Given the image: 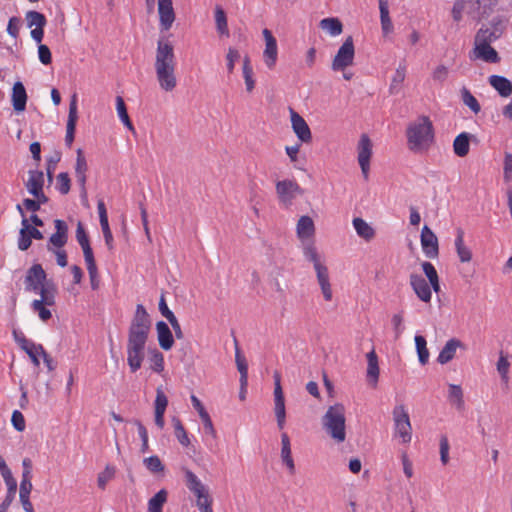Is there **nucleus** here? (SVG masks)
<instances>
[{"label": "nucleus", "instance_id": "obj_19", "mask_svg": "<svg viewBox=\"0 0 512 512\" xmlns=\"http://www.w3.org/2000/svg\"><path fill=\"white\" fill-rule=\"evenodd\" d=\"M314 269L323 297L326 301H330L332 299V289L329 279L328 268L324 264H318Z\"/></svg>", "mask_w": 512, "mask_h": 512}, {"label": "nucleus", "instance_id": "obj_22", "mask_svg": "<svg viewBox=\"0 0 512 512\" xmlns=\"http://www.w3.org/2000/svg\"><path fill=\"white\" fill-rule=\"evenodd\" d=\"M473 54L475 59H481L487 63H498L500 57L491 45L474 44Z\"/></svg>", "mask_w": 512, "mask_h": 512}, {"label": "nucleus", "instance_id": "obj_18", "mask_svg": "<svg viewBox=\"0 0 512 512\" xmlns=\"http://www.w3.org/2000/svg\"><path fill=\"white\" fill-rule=\"evenodd\" d=\"M77 119H78L77 97L74 94L72 96L70 104H69V113H68V120H67V125H66L65 144L68 147H71V145L74 141Z\"/></svg>", "mask_w": 512, "mask_h": 512}, {"label": "nucleus", "instance_id": "obj_43", "mask_svg": "<svg viewBox=\"0 0 512 512\" xmlns=\"http://www.w3.org/2000/svg\"><path fill=\"white\" fill-rule=\"evenodd\" d=\"M461 99L463 103L470 108L472 112L478 114L481 111V106L478 100L472 95L468 88L462 87Z\"/></svg>", "mask_w": 512, "mask_h": 512}, {"label": "nucleus", "instance_id": "obj_3", "mask_svg": "<svg viewBox=\"0 0 512 512\" xmlns=\"http://www.w3.org/2000/svg\"><path fill=\"white\" fill-rule=\"evenodd\" d=\"M325 432L336 442L343 443L346 439L345 407L341 403L329 406L321 419Z\"/></svg>", "mask_w": 512, "mask_h": 512}, {"label": "nucleus", "instance_id": "obj_64", "mask_svg": "<svg viewBox=\"0 0 512 512\" xmlns=\"http://www.w3.org/2000/svg\"><path fill=\"white\" fill-rule=\"evenodd\" d=\"M68 241V236H64L58 233H53L48 241V245L57 249L63 248Z\"/></svg>", "mask_w": 512, "mask_h": 512}, {"label": "nucleus", "instance_id": "obj_7", "mask_svg": "<svg viewBox=\"0 0 512 512\" xmlns=\"http://www.w3.org/2000/svg\"><path fill=\"white\" fill-rule=\"evenodd\" d=\"M13 337L19 347L27 353L34 366L39 367V356L44 353V347L41 344H36L27 339L22 332L17 330L13 331Z\"/></svg>", "mask_w": 512, "mask_h": 512}, {"label": "nucleus", "instance_id": "obj_48", "mask_svg": "<svg viewBox=\"0 0 512 512\" xmlns=\"http://www.w3.org/2000/svg\"><path fill=\"white\" fill-rule=\"evenodd\" d=\"M173 425L175 429V435L181 445L187 447L190 444L187 432L178 418H173Z\"/></svg>", "mask_w": 512, "mask_h": 512}, {"label": "nucleus", "instance_id": "obj_60", "mask_svg": "<svg viewBox=\"0 0 512 512\" xmlns=\"http://www.w3.org/2000/svg\"><path fill=\"white\" fill-rule=\"evenodd\" d=\"M449 441L447 436L442 435L440 438V460L443 465L449 462Z\"/></svg>", "mask_w": 512, "mask_h": 512}, {"label": "nucleus", "instance_id": "obj_31", "mask_svg": "<svg viewBox=\"0 0 512 512\" xmlns=\"http://www.w3.org/2000/svg\"><path fill=\"white\" fill-rule=\"evenodd\" d=\"M448 400L457 410L461 411L465 407L463 390L461 386L455 384H449L448 389Z\"/></svg>", "mask_w": 512, "mask_h": 512}, {"label": "nucleus", "instance_id": "obj_33", "mask_svg": "<svg viewBox=\"0 0 512 512\" xmlns=\"http://www.w3.org/2000/svg\"><path fill=\"white\" fill-rule=\"evenodd\" d=\"M319 26L321 29L327 31L331 36H338L343 31V25L338 18L329 17L320 21Z\"/></svg>", "mask_w": 512, "mask_h": 512}, {"label": "nucleus", "instance_id": "obj_28", "mask_svg": "<svg viewBox=\"0 0 512 512\" xmlns=\"http://www.w3.org/2000/svg\"><path fill=\"white\" fill-rule=\"evenodd\" d=\"M470 138L471 134L462 132L454 139L453 150L458 157H465L469 153Z\"/></svg>", "mask_w": 512, "mask_h": 512}, {"label": "nucleus", "instance_id": "obj_27", "mask_svg": "<svg viewBox=\"0 0 512 512\" xmlns=\"http://www.w3.org/2000/svg\"><path fill=\"white\" fill-rule=\"evenodd\" d=\"M183 471L185 474L186 486L195 496H200L201 493L207 491V488L195 473L187 468H183Z\"/></svg>", "mask_w": 512, "mask_h": 512}, {"label": "nucleus", "instance_id": "obj_39", "mask_svg": "<svg viewBox=\"0 0 512 512\" xmlns=\"http://www.w3.org/2000/svg\"><path fill=\"white\" fill-rule=\"evenodd\" d=\"M406 77V65L400 64L396 69L395 74L392 78L389 91L391 94H397L400 91L401 85Z\"/></svg>", "mask_w": 512, "mask_h": 512}, {"label": "nucleus", "instance_id": "obj_30", "mask_svg": "<svg viewBox=\"0 0 512 512\" xmlns=\"http://www.w3.org/2000/svg\"><path fill=\"white\" fill-rule=\"evenodd\" d=\"M367 378L370 383H372L374 386L378 382L379 378V366H378V357L374 350L370 351L367 354Z\"/></svg>", "mask_w": 512, "mask_h": 512}, {"label": "nucleus", "instance_id": "obj_46", "mask_svg": "<svg viewBox=\"0 0 512 512\" xmlns=\"http://www.w3.org/2000/svg\"><path fill=\"white\" fill-rule=\"evenodd\" d=\"M61 152L58 150H55L49 157H47L46 160V173L49 182H52L53 180V174L56 169L57 164L61 160Z\"/></svg>", "mask_w": 512, "mask_h": 512}, {"label": "nucleus", "instance_id": "obj_9", "mask_svg": "<svg viewBox=\"0 0 512 512\" xmlns=\"http://www.w3.org/2000/svg\"><path fill=\"white\" fill-rule=\"evenodd\" d=\"M47 274L41 264H33L26 272L24 279L25 290L37 292L46 283Z\"/></svg>", "mask_w": 512, "mask_h": 512}, {"label": "nucleus", "instance_id": "obj_20", "mask_svg": "<svg viewBox=\"0 0 512 512\" xmlns=\"http://www.w3.org/2000/svg\"><path fill=\"white\" fill-rule=\"evenodd\" d=\"M156 331L159 346L165 351L170 350L174 345V338L167 323L164 321H158L156 323Z\"/></svg>", "mask_w": 512, "mask_h": 512}, {"label": "nucleus", "instance_id": "obj_57", "mask_svg": "<svg viewBox=\"0 0 512 512\" xmlns=\"http://www.w3.org/2000/svg\"><path fill=\"white\" fill-rule=\"evenodd\" d=\"M203 415L200 416L201 418V421L203 423V429H204V433L206 435H210L213 439H216L217 438V433H216V430L214 428V425H213V422L211 420V417L210 415L207 413H202Z\"/></svg>", "mask_w": 512, "mask_h": 512}, {"label": "nucleus", "instance_id": "obj_17", "mask_svg": "<svg viewBox=\"0 0 512 512\" xmlns=\"http://www.w3.org/2000/svg\"><path fill=\"white\" fill-rule=\"evenodd\" d=\"M158 13L161 30H169L175 20L172 0H158Z\"/></svg>", "mask_w": 512, "mask_h": 512}, {"label": "nucleus", "instance_id": "obj_51", "mask_svg": "<svg viewBox=\"0 0 512 512\" xmlns=\"http://www.w3.org/2000/svg\"><path fill=\"white\" fill-rule=\"evenodd\" d=\"M197 506L200 512H213L212 509V498L209 495L208 490L201 493L200 496H196Z\"/></svg>", "mask_w": 512, "mask_h": 512}, {"label": "nucleus", "instance_id": "obj_55", "mask_svg": "<svg viewBox=\"0 0 512 512\" xmlns=\"http://www.w3.org/2000/svg\"><path fill=\"white\" fill-rule=\"evenodd\" d=\"M303 253H304L305 258L308 261L313 263L314 268L316 267V265L322 264L314 245H312V244L305 245L304 249H303Z\"/></svg>", "mask_w": 512, "mask_h": 512}, {"label": "nucleus", "instance_id": "obj_50", "mask_svg": "<svg viewBox=\"0 0 512 512\" xmlns=\"http://www.w3.org/2000/svg\"><path fill=\"white\" fill-rule=\"evenodd\" d=\"M31 308L35 313L38 314L39 318L44 322L48 321L52 317V313L47 308L46 304L41 303L40 301H32Z\"/></svg>", "mask_w": 512, "mask_h": 512}, {"label": "nucleus", "instance_id": "obj_25", "mask_svg": "<svg viewBox=\"0 0 512 512\" xmlns=\"http://www.w3.org/2000/svg\"><path fill=\"white\" fill-rule=\"evenodd\" d=\"M461 344V341L456 338L448 340L445 346L440 351L437 361L440 364H446L450 362L454 358L456 350L458 347L461 346Z\"/></svg>", "mask_w": 512, "mask_h": 512}, {"label": "nucleus", "instance_id": "obj_21", "mask_svg": "<svg viewBox=\"0 0 512 512\" xmlns=\"http://www.w3.org/2000/svg\"><path fill=\"white\" fill-rule=\"evenodd\" d=\"M12 105L16 112H22L26 108L27 93L22 82L17 81L12 88Z\"/></svg>", "mask_w": 512, "mask_h": 512}, {"label": "nucleus", "instance_id": "obj_13", "mask_svg": "<svg viewBox=\"0 0 512 512\" xmlns=\"http://www.w3.org/2000/svg\"><path fill=\"white\" fill-rule=\"evenodd\" d=\"M420 238L424 254L428 258L437 257L439 253L438 239L435 233L427 225L422 228Z\"/></svg>", "mask_w": 512, "mask_h": 512}, {"label": "nucleus", "instance_id": "obj_42", "mask_svg": "<svg viewBox=\"0 0 512 512\" xmlns=\"http://www.w3.org/2000/svg\"><path fill=\"white\" fill-rule=\"evenodd\" d=\"M31 490L32 484L27 485L26 483H20L19 498L25 512H34L33 505L29 499Z\"/></svg>", "mask_w": 512, "mask_h": 512}, {"label": "nucleus", "instance_id": "obj_29", "mask_svg": "<svg viewBox=\"0 0 512 512\" xmlns=\"http://www.w3.org/2000/svg\"><path fill=\"white\" fill-rule=\"evenodd\" d=\"M315 226L312 218L309 216H301L297 223V235L303 240L314 235Z\"/></svg>", "mask_w": 512, "mask_h": 512}, {"label": "nucleus", "instance_id": "obj_12", "mask_svg": "<svg viewBox=\"0 0 512 512\" xmlns=\"http://www.w3.org/2000/svg\"><path fill=\"white\" fill-rule=\"evenodd\" d=\"M262 34L265 39L264 62L268 68L272 69L276 64L278 56L277 41L272 32L267 28L262 31Z\"/></svg>", "mask_w": 512, "mask_h": 512}, {"label": "nucleus", "instance_id": "obj_44", "mask_svg": "<svg viewBox=\"0 0 512 512\" xmlns=\"http://www.w3.org/2000/svg\"><path fill=\"white\" fill-rule=\"evenodd\" d=\"M416 350L419 358V362L425 365L429 360V351L427 349L426 339L421 335L415 336Z\"/></svg>", "mask_w": 512, "mask_h": 512}, {"label": "nucleus", "instance_id": "obj_10", "mask_svg": "<svg viewBox=\"0 0 512 512\" xmlns=\"http://www.w3.org/2000/svg\"><path fill=\"white\" fill-rule=\"evenodd\" d=\"M358 162L362 171V174L364 176V179L367 180L369 177V170H370V158L372 155V143L370 138L363 134L360 137V140L358 142Z\"/></svg>", "mask_w": 512, "mask_h": 512}, {"label": "nucleus", "instance_id": "obj_53", "mask_svg": "<svg viewBox=\"0 0 512 512\" xmlns=\"http://www.w3.org/2000/svg\"><path fill=\"white\" fill-rule=\"evenodd\" d=\"M155 412L165 413L166 408L168 406V398L165 395L163 389L158 387L156 389V398H155Z\"/></svg>", "mask_w": 512, "mask_h": 512}, {"label": "nucleus", "instance_id": "obj_35", "mask_svg": "<svg viewBox=\"0 0 512 512\" xmlns=\"http://www.w3.org/2000/svg\"><path fill=\"white\" fill-rule=\"evenodd\" d=\"M500 37L495 30L480 28L475 35L474 44L491 45Z\"/></svg>", "mask_w": 512, "mask_h": 512}, {"label": "nucleus", "instance_id": "obj_24", "mask_svg": "<svg viewBox=\"0 0 512 512\" xmlns=\"http://www.w3.org/2000/svg\"><path fill=\"white\" fill-rule=\"evenodd\" d=\"M488 82L501 97L507 98L511 96L512 82L508 78L500 75H491L488 78Z\"/></svg>", "mask_w": 512, "mask_h": 512}, {"label": "nucleus", "instance_id": "obj_37", "mask_svg": "<svg viewBox=\"0 0 512 512\" xmlns=\"http://www.w3.org/2000/svg\"><path fill=\"white\" fill-rule=\"evenodd\" d=\"M353 226L357 234L367 241L371 240L375 235L374 229L362 218H354Z\"/></svg>", "mask_w": 512, "mask_h": 512}, {"label": "nucleus", "instance_id": "obj_61", "mask_svg": "<svg viewBox=\"0 0 512 512\" xmlns=\"http://www.w3.org/2000/svg\"><path fill=\"white\" fill-rule=\"evenodd\" d=\"M13 427L18 431L22 432L26 428V423L23 414L19 410H14L11 417Z\"/></svg>", "mask_w": 512, "mask_h": 512}, {"label": "nucleus", "instance_id": "obj_54", "mask_svg": "<svg viewBox=\"0 0 512 512\" xmlns=\"http://www.w3.org/2000/svg\"><path fill=\"white\" fill-rule=\"evenodd\" d=\"M144 464L146 468L152 473L164 471V465L162 464L160 458L156 455L145 458Z\"/></svg>", "mask_w": 512, "mask_h": 512}, {"label": "nucleus", "instance_id": "obj_38", "mask_svg": "<svg viewBox=\"0 0 512 512\" xmlns=\"http://www.w3.org/2000/svg\"><path fill=\"white\" fill-rule=\"evenodd\" d=\"M168 492L165 489L159 490L148 501V512H162L163 505L167 502Z\"/></svg>", "mask_w": 512, "mask_h": 512}, {"label": "nucleus", "instance_id": "obj_14", "mask_svg": "<svg viewBox=\"0 0 512 512\" xmlns=\"http://www.w3.org/2000/svg\"><path fill=\"white\" fill-rule=\"evenodd\" d=\"M292 129L298 139L303 143H309L312 140L311 130L305 119L296 111L290 108Z\"/></svg>", "mask_w": 512, "mask_h": 512}, {"label": "nucleus", "instance_id": "obj_23", "mask_svg": "<svg viewBox=\"0 0 512 512\" xmlns=\"http://www.w3.org/2000/svg\"><path fill=\"white\" fill-rule=\"evenodd\" d=\"M454 245L460 262L468 263L472 260V251L464 242V231L461 228L456 230Z\"/></svg>", "mask_w": 512, "mask_h": 512}, {"label": "nucleus", "instance_id": "obj_15", "mask_svg": "<svg viewBox=\"0 0 512 512\" xmlns=\"http://www.w3.org/2000/svg\"><path fill=\"white\" fill-rule=\"evenodd\" d=\"M176 66L155 68L156 78L162 90L170 92L177 85L175 75Z\"/></svg>", "mask_w": 512, "mask_h": 512}, {"label": "nucleus", "instance_id": "obj_49", "mask_svg": "<svg viewBox=\"0 0 512 512\" xmlns=\"http://www.w3.org/2000/svg\"><path fill=\"white\" fill-rule=\"evenodd\" d=\"M57 190L62 194L66 195L69 193L71 188V180L67 172H61L57 175Z\"/></svg>", "mask_w": 512, "mask_h": 512}, {"label": "nucleus", "instance_id": "obj_56", "mask_svg": "<svg viewBox=\"0 0 512 512\" xmlns=\"http://www.w3.org/2000/svg\"><path fill=\"white\" fill-rule=\"evenodd\" d=\"M391 323L393 325L395 339H399L402 333L404 332L403 312L394 314L392 316Z\"/></svg>", "mask_w": 512, "mask_h": 512}, {"label": "nucleus", "instance_id": "obj_26", "mask_svg": "<svg viewBox=\"0 0 512 512\" xmlns=\"http://www.w3.org/2000/svg\"><path fill=\"white\" fill-rule=\"evenodd\" d=\"M28 180L25 183L27 191L33 195L43 189L44 186V173L40 170H29Z\"/></svg>", "mask_w": 512, "mask_h": 512}, {"label": "nucleus", "instance_id": "obj_11", "mask_svg": "<svg viewBox=\"0 0 512 512\" xmlns=\"http://www.w3.org/2000/svg\"><path fill=\"white\" fill-rule=\"evenodd\" d=\"M409 283L416 296L423 302L429 303L432 299V287L430 283L420 274L411 273Z\"/></svg>", "mask_w": 512, "mask_h": 512}, {"label": "nucleus", "instance_id": "obj_47", "mask_svg": "<svg viewBox=\"0 0 512 512\" xmlns=\"http://www.w3.org/2000/svg\"><path fill=\"white\" fill-rule=\"evenodd\" d=\"M26 20L29 27H44L47 23L46 17L37 11H28L26 13Z\"/></svg>", "mask_w": 512, "mask_h": 512}, {"label": "nucleus", "instance_id": "obj_16", "mask_svg": "<svg viewBox=\"0 0 512 512\" xmlns=\"http://www.w3.org/2000/svg\"><path fill=\"white\" fill-rule=\"evenodd\" d=\"M88 171V164L84 156V152L81 148L76 151V163H75V176L81 189V195L86 196V173Z\"/></svg>", "mask_w": 512, "mask_h": 512}, {"label": "nucleus", "instance_id": "obj_2", "mask_svg": "<svg viewBox=\"0 0 512 512\" xmlns=\"http://www.w3.org/2000/svg\"><path fill=\"white\" fill-rule=\"evenodd\" d=\"M407 148L414 154L426 153L434 142L433 124L427 116L411 122L406 129Z\"/></svg>", "mask_w": 512, "mask_h": 512}, {"label": "nucleus", "instance_id": "obj_34", "mask_svg": "<svg viewBox=\"0 0 512 512\" xmlns=\"http://www.w3.org/2000/svg\"><path fill=\"white\" fill-rule=\"evenodd\" d=\"M380 10V21L381 27L385 34L390 33L393 30V24L389 16V6L387 0H378Z\"/></svg>", "mask_w": 512, "mask_h": 512}, {"label": "nucleus", "instance_id": "obj_52", "mask_svg": "<svg viewBox=\"0 0 512 512\" xmlns=\"http://www.w3.org/2000/svg\"><path fill=\"white\" fill-rule=\"evenodd\" d=\"M151 369L157 373L164 370V357L163 354L156 348L151 352L150 356Z\"/></svg>", "mask_w": 512, "mask_h": 512}, {"label": "nucleus", "instance_id": "obj_62", "mask_svg": "<svg viewBox=\"0 0 512 512\" xmlns=\"http://www.w3.org/2000/svg\"><path fill=\"white\" fill-rule=\"evenodd\" d=\"M38 57L42 64L49 65L52 62V55L49 47L45 44H39Z\"/></svg>", "mask_w": 512, "mask_h": 512}, {"label": "nucleus", "instance_id": "obj_36", "mask_svg": "<svg viewBox=\"0 0 512 512\" xmlns=\"http://www.w3.org/2000/svg\"><path fill=\"white\" fill-rule=\"evenodd\" d=\"M36 293L40 294V299H35L34 301H40L41 303L46 304V306H53L55 304L56 289L54 285L44 283Z\"/></svg>", "mask_w": 512, "mask_h": 512}, {"label": "nucleus", "instance_id": "obj_41", "mask_svg": "<svg viewBox=\"0 0 512 512\" xmlns=\"http://www.w3.org/2000/svg\"><path fill=\"white\" fill-rule=\"evenodd\" d=\"M243 77L245 80L246 90L251 92L255 87V80L253 78V68L250 63V58L245 56L243 59Z\"/></svg>", "mask_w": 512, "mask_h": 512}, {"label": "nucleus", "instance_id": "obj_59", "mask_svg": "<svg viewBox=\"0 0 512 512\" xmlns=\"http://www.w3.org/2000/svg\"><path fill=\"white\" fill-rule=\"evenodd\" d=\"M21 225L26 228V232L28 233L30 239H36V240H41L43 239V233L37 229V227L35 226H32L30 223H29V220L28 218H24L22 219L21 221Z\"/></svg>", "mask_w": 512, "mask_h": 512}, {"label": "nucleus", "instance_id": "obj_32", "mask_svg": "<svg viewBox=\"0 0 512 512\" xmlns=\"http://www.w3.org/2000/svg\"><path fill=\"white\" fill-rule=\"evenodd\" d=\"M421 266L433 291L438 293L440 291V279L434 265L428 261H425Z\"/></svg>", "mask_w": 512, "mask_h": 512}, {"label": "nucleus", "instance_id": "obj_5", "mask_svg": "<svg viewBox=\"0 0 512 512\" xmlns=\"http://www.w3.org/2000/svg\"><path fill=\"white\" fill-rule=\"evenodd\" d=\"M355 47L352 36H348L333 58L331 68L333 71H344L354 61Z\"/></svg>", "mask_w": 512, "mask_h": 512}, {"label": "nucleus", "instance_id": "obj_58", "mask_svg": "<svg viewBox=\"0 0 512 512\" xmlns=\"http://www.w3.org/2000/svg\"><path fill=\"white\" fill-rule=\"evenodd\" d=\"M8 488L7 495L15 497L17 490V482L14 479L11 470L1 474Z\"/></svg>", "mask_w": 512, "mask_h": 512}, {"label": "nucleus", "instance_id": "obj_6", "mask_svg": "<svg viewBox=\"0 0 512 512\" xmlns=\"http://www.w3.org/2000/svg\"><path fill=\"white\" fill-rule=\"evenodd\" d=\"M276 193L279 201L289 207L298 195H303L304 190L296 181L286 179L276 183Z\"/></svg>", "mask_w": 512, "mask_h": 512}, {"label": "nucleus", "instance_id": "obj_45", "mask_svg": "<svg viewBox=\"0 0 512 512\" xmlns=\"http://www.w3.org/2000/svg\"><path fill=\"white\" fill-rule=\"evenodd\" d=\"M116 109L120 120L131 131H134L133 124L128 116L125 102L121 96L116 97Z\"/></svg>", "mask_w": 512, "mask_h": 512}, {"label": "nucleus", "instance_id": "obj_40", "mask_svg": "<svg viewBox=\"0 0 512 512\" xmlns=\"http://www.w3.org/2000/svg\"><path fill=\"white\" fill-rule=\"evenodd\" d=\"M215 23L216 29L220 35L229 36L226 13L219 5L215 7Z\"/></svg>", "mask_w": 512, "mask_h": 512}, {"label": "nucleus", "instance_id": "obj_63", "mask_svg": "<svg viewBox=\"0 0 512 512\" xmlns=\"http://www.w3.org/2000/svg\"><path fill=\"white\" fill-rule=\"evenodd\" d=\"M32 244V240L30 239L28 233L26 232V228L22 226L19 232V238H18V248L21 251H26L29 249V247Z\"/></svg>", "mask_w": 512, "mask_h": 512}, {"label": "nucleus", "instance_id": "obj_1", "mask_svg": "<svg viewBox=\"0 0 512 512\" xmlns=\"http://www.w3.org/2000/svg\"><path fill=\"white\" fill-rule=\"evenodd\" d=\"M151 330V319L142 304L136 306L134 316L128 329L127 363L131 372L141 368L145 358V346Z\"/></svg>", "mask_w": 512, "mask_h": 512}, {"label": "nucleus", "instance_id": "obj_4", "mask_svg": "<svg viewBox=\"0 0 512 512\" xmlns=\"http://www.w3.org/2000/svg\"><path fill=\"white\" fill-rule=\"evenodd\" d=\"M395 437L401 438L402 443H409L412 439V427L409 414L404 405H397L393 409Z\"/></svg>", "mask_w": 512, "mask_h": 512}, {"label": "nucleus", "instance_id": "obj_8", "mask_svg": "<svg viewBox=\"0 0 512 512\" xmlns=\"http://www.w3.org/2000/svg\"><path fill=\"white\" fill-rule=\"evenodd\" d=\"M155 68L176 66L173 45L164 39H159L156 49Z\"/></svg>", "mask_w": 512, "mask_h": 512}]
</instances>
